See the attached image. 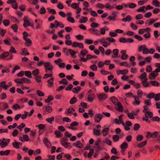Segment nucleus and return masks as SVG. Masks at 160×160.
<instances>
[{"label":"nucleus","instance_id":"7c9ffc66","mask_svg":"<svg viewBox=\"0 0 160 160\" xmlns=\"http://www.w3.org/2000/svg\"><path fill=\"white\" fill-rule=\"evenodd\" d=\"M22 143H19L15 140V142H13L12 143L13 146L15 148H19V145L21 144L22 145Z\"/></svg>","mask_w":160,"mask_h":160},{"label":"nucleus","instance_id":"603ef678","mask_svg":"<svg viewBox=\"0 0 160 160\" xmlns=\"http://www.w3.org/2000/svg\"><path fill=\"white\" fill-rule=\"evenodd\" d=\"M94 150L93 149H91L90 150L89 152L88 153V157L91 158L92 155Z\"/></svg>","mask_w":160,"mask_h":160},{"label":"nucleus","instance_id":"052dcab7","mask_svg":"<svg viewBox=\"0 0 160 160\" xmlns=\"http://www.w3.org/2000/svg\"><path fill=\"white\" fill-rule=\"evenodd\" d=\"M142 83L144 87H147L149 85L148 83L146 81H142Z\"/></svg>","mask_w":160,"mask_h":160},{"label":"nucleus","instance_id":"c9c22d12","mask_svg":"<svg viewBox=\"0 0 160 160\" xmlns=\"http://www.w3.org/2000/svg\"><path fill=\"white\" fill-rule=\"evenodd\" d=\"M9 54V53L8 52H5L2 55H1L0 58L2 59H4L5 58L8 56Z\"/></svg>","mask_w":160,"mask_h":160},{"label":"nucleus","instance_id":"a19ab883","mask_svg":"<svg viewBox=\"0 0 160 160\" xmlns=\"http://www.w3.org/2000/svg\"><path fill=\"white\" fill-rule=\"evenodd\" d=\"M53 99V98L52 96L49 95L48 97V98L45 100V102L46 103H49L50 101L52 100Z\"/></svg>","mask_w":160,"mask_h":160},{"label":"nucleus","instance_id":"1a4fd4ad","mask_svg":"<svg viewBox=\"0 0 160 160\" xmlns=\"http://www.w3.org/2000/svg\"><path fill=\"white\" fill-rule=\"evenodd\" d=\"M126 51L122 50L120 51V53L122 54L121 56V58L122 60H126L128 57V56L126 54Z\"/></svg>","mask_w":160,"mask_h":160},{"label":"nucleus","instance_id":"774afa93","mask_svg":"<svg viewBox=\"0 0 160 160\" xmlns=\"http://www.w3.org/2000/svg\"><path fill=\"white\" fill-rule=\"evenodd\" d=\"M90 68L93 71H96L97 69V66L93 64L92 65H91L90 66Z\"/></svg>","mask_w":160,"mask_h":160},{"label":"nucleus","instance_id":"bf43d9fd","mask_svg":"<svg viewBox=\"0 0 160 160\" xmlns=\"http://www.w3.org/2000/svg\"><path fill=\"white\" fill-rule=\"evenodd\" d=\"M128 71L127 69H124L123 70H119V72H120L122 75L126 74L128 72Z\"/></svg>","mask_w":160,"mask_h":160},{"label":"nucleus","instance_id":"412c9836","mask_svg":"<svg viewBox=\"0 0 160 160\" xmlns=\"http://www.w3.org/2000/svg\"><path fill=\"white\" fill-rule=\"evenodd\" d=\"M116 106H118V108H117V110L118 111L120 112H122L123 111V106L120 102L118 103Z\"/></svg>","mask_w":160,"mask_h":160},{"label":"nucleus","instance_id":"c756f323","mask_svg":"<svg viewBox=\"0 0 160 160\" xmlns=\"http://www.w3.org/2000/svg\"><path fill=\"white\" fill-rule=\"evenodd\" d=\"M109 130V128H105L103 129L102 131L103 135L104 136L107 135L108 134Z\"/></svg>","mask_w":160,"mask_h":160},{"label":"nucleus","instance_id":"a211bd4d","mask_svg":"<svg viewBox=\"0 0 160 160\" xmlns=\"http://www.w3.org/2000/svg\"><path fill=\"white\" fill-rule=\"evenodd\" d=\"M73 145L74 146L79 148H82L83 147V145L79 141H77L76 143H74Z\"/></svg>","mask_w":160,"mask_h":160},{"label":"nucleus","instance_id":"e2e57ef3","mask_svg":"<svg viewBox=\"0 0 160 160\" xmlns=\"http://www.w3.org/2000/svg\"><path fill=\"white\" fill-rule=\"evenodd\" d=\"M6 31L5 29H4L0 28V33L2 36H4Z\"/></svg>","mask_w":160,"mask_h":160},{"label":"nucleus","instance_id":"79ce46f5","mask_svg":"<svg viewBox=\"0 0 160 160\" xmlns=\"http://www.w3.org/2000/svg\"><path fill=\"white\" fill-rule=\"evenodd\" d=\"M25 126V124L24 123H22L20 125L18 126L17 127V128L19 129L20 131H22V128Z\"/></svg>","mask_w":160,"mask_h":160},{"label":"nucleus","instance_id":"423d86ee","mask_svg":"<svg viewBox=\"0 0 160 160\" xmlns=\"http://www.w3.org/2000/svg\"><path fill=\"white\" fill-rule=\"evenodd\" d=\"M9 108V105L6 102H0V110H4Z\"/></svg>","mask_w":160,"mask_h":160},{"label":"nucleus","instance_id":"4c0bfd02","mask_svg":"<svg viewBox=\"0 0 160 160\" xmlns=\"http://www.w3.org/2000/svg\"><path fill=\"white\" fill-rule=\"evenodd\" d=\"M119 136L118 135H114L112 137V139L114 142H117L119 141Z\"/></svg>","mask_w":160,"mask_h":160},{"label":"nucleus","instance_id":"13d9d810","mask_svg":"<svg viewBox=\"0 0 160 160\" xmlns=\"http://www.w3.org/2000/svg\"><path fill=\"white\" fill-rule=\"evenodd\" d=\"M71 7L73 9H77L79 7V5L76 3H73L71 4Z\"/></svg>","mask_w":160,"mask_h":160},{"label":"nucleus","instance_id":"b1692460","mask_svg":"<svg viewBox=\"0 0 160 160\" xmlns=\"http://www.w3.org/2000/svg\"><path fill=\"white\" fill-rule=\"evenodd\" d=\"M24 21L23 26L25 28H26L27 26H29L30 22L28 20L27 18L25 17Z\"/></svg>","mask_w":160,"mask_h":160},{"label":"nucleus","instance_id":"cd10ccee","mask_svg":"<svg viewBox=\"0 0 160 160\" xmlns=\"http://www.w3.org/2000/svg\"><path fill=\"white\" fill-rule=\"evenodd\" d=\"M21 81L22 82V83H30L31 82V81L30 80L25 78H22Z\"/></svg>","mask_w":160,"mask_h":160},{"label":"nucleus","instance_id":"ea45409f","mask_svg":"<svg viewBox=\"0 0 160 160\" xmlns=\"http://www.w3.org/2000/svg\"><path fill=\"white\" fill-rule=\"evenodd\" d=\"M103 142L104 143H107L109 146L112 145V141L108 138H106L103 140Z\"/></svg>","mask_w":160,"mask_h":160},{"label":"nucleus","instance_id":"f3484780","mask_svg":"<svg viewBox=\"0 0 160 160\" xmlns=\"http://www.w3.org/2000/svg\"><path fill=\"white\" fill-rule=\"evenodd\" d=\"M89 31L90 32L96 35L99 36L100 35L99 31L97 29L94 28H91L89 30Z\"/></svg>","mask_w":160,"mask_h":160},{"label":"nucleus","instance_id":"4d7b16f0","mask_svg":"<svg viewBox=\"0 0 160 160\" xmlns=\"http://www.w3.org/2000/svg\"><path fill=\"white\" fill-rule=\"evenodd\" d=\"M28 2L31 4L36 5L38 2V0H28Z\"/></svg>","mask_w":160,"mask_h":160},{"label":"nucleus","instance_id":"aec40b11","mask_svg":"<svg viewBox=\"0 0 160 160\" xmlns=\"http://www.w3.org/2000/svg\"><path fill=\"white\" fill-rule=\"evenodd\" d=\"M120 147L122 151H125V149H126L128 147V144L126 142H124L121 145Z\"/></svg>","mask_w":160,"mask_h":160},{"label":"nucleus","instance_id":"a18cd8bd","mask_svg":"<svg viewBox=\"0 0 160 160\" xmlns=\"http://www.w3.org/2000/svg\"><path fill=\"white\" fill-rule=\"evenodd\" d=\"M77 101V98L75 97H73L70 100L69 103L71 104H74Z\"/></svg>","mask_w":160,"mask_h":160},{"label":"nucleus","instance_id":"338daca9","mask_svg":"<svg viewBox=\"0 0 160 160\" xmlns=\"http://www.w3.org/2000/svg\"><path fill=\"white\" fill-rule=\"evenodd\" d=\"M12 108L14 110H16L20 109V107L19 105L17 104H14L12 106Z\"/></svg>","mask_w":160,"mask_h":160},{"label":"nucleus","instance_id":"de8ad7c7","mask_svg":"<svg viewBox=\"0 0 160 160\" xmlns=\"http://www.w3.org/2000/svg\"><path fill=\"white\" fill-rule=\"evenodd\" d=\"M152 85L158 87L159 85V83L156 81H152L150 82Z\"/></svg>","mask_w":160,"mask_h":160},{"label":"nucleus","instance_id":"2eb2a0df","mask_svg":"<svg viewBox=\"0 0 160 160\" xmlns=\"http://www.w3.org/2000/svg\"><path fill=\"white\" fill-rule=\"evenodd\" d=\"M88 53V52L86 49L82 50L81 51L80 54L79 55V57H80V60L82 57L84 58V57Z\"/></svg>","mask_w":160,"mask_h":160},{"label":"nucleus","instance_id":"e433bc0d","mask_svg":"<svg viewBox=\"0 0 160 160\" xmlns=\"http://www.w3.org/2000/svg\"><path fill=\"white\" fill-rule=\"evenodd\" d=\"M39 73V70L38 69H36L33 70L32 72V74L35 76L38 75Z\"/></svg>","mask_w":160,"mask_h":160},{"label":"nucleus","instance_id":"72a5a7b5","mask_svg":"<svg viewBox=\"0 0 160 160\" xmlns=\"http://www.w3.org/2000/svg\"><path fill=\"white\" fill-rule=\"evenodd\" d=\"M24 74L26 76L28 77L29 78H31L32 77V73L30 71H24Z\"/></svg>","mask_w":160,"mask_h":160},{"label":"nucleus","instance_id":"20e7f679","mask_svg":"<svg viewBox=\"0 0 160 160\" xmlns=\"http://www.w3.org/2000/svg\"><path fill=\"white\" fill-rule=\"evenodd\" d=\"M97 97L99 101L104 100L108 98L107 95L104 93H97Z\"/></svg>","mask_w":160,"mask_h":160},{"label":"nucleus","instance_id":"69168bd1","mask_svg":"<svg viewBox=\"0 0 160 160\" xmlns=\"http://www.w3.org/2000/svg\"><path fill=\"white\" fill-rule=\"evenodd\" d=\"M85 43L86 44H91L93 43V41L91 39H85Z\"/></svg>","mask_w":160,"mask_h":160},{"label":"nucleus","instance_id":"39448f33","mask_svg":"<svg viewBox=\"0 0 160 160\" xmlns=\"http://www.w3.org/2000/svg\"><path fill=\"white\" fill-rule=\"evenodd\" d=\"M65 138H62L61 140V144L65 148L70 149L72 148L71 144L69 142H65Z\"/></svg>","mask_w":160,"mask_h":160},{"label":"nucleus","instance_id":"49530a36","mask_svg":"<svg viewBox=\"0 0 160 160\" xmlns=\"http://www.w3.org/2000/svg\"><path fill=\"white\" fill-rule=\"evenodd\" d=\"M3 41L6 44L8 45H11L10 42L11 41V40L10 38H8L4 40Z\"/></svg>","mask_w":160,"mask_h":160},{"label":"nucleus","instance_id":"6e6d98bb","mask_svg":"<svg viewBox=\"0 0 160 160\" xmlns=\"http://www.w3.org/2000/svg\"><path fill=\"white\" fill-rule=\"evenodd\" d=\"M147 76V73L145 72H144L139 76V78L141 79H144Z\"/></svg>","mask_w":160,"mask_h":160},{"label":"nucleus","instance_id":"f8f14e48","mask_svg":"<svg viewBox=\"0 0 160 160\" xmlns=\"http://www.w3.org/2000/svg\"><path fill=\"white\" fill-rule=\"evenodd\" d=\"M110 99L115 105H116L119 102H118V99L114 96H112L110 97Z\"/></svg>","mask_w":160,"mask_h":160},{"label":"nucleus","instance_id":"8fccbe9b","mask_svg":"<svg viewBox=\"0 0 160 160\" xmlns=\"http://www.w3.org/2000/svg\"><path fill=\"white\" fill-rule=\"evenodd\" d=\"M37 94L39 97H42L44 95V93L39 90H37Z\"/></svg>","mask_w":160,"mask_h":160},{"label":"nucleus","instance_id":"0eeeda50","mask_svg":"<svg viewBox=\"0 0 160 160\" xmlns=\"http://www.w3.org/2000/svg\"><path fill=\"white\" fill-rule=\"evenodd\" d=\"M103 117V115L101 114L98 113L95 115L94 116V119L95 122H99Z\"/></svg>","mask_w":160,"mask_h":160},{"label":"nucleus","instance_id":"58836bf2","mask_svg":"<svg viewBox=\"0 0 160 160\" xmlns=\"http://www.w3.org/2000/svg\"><path fill=\"white\" fill-rule=\"evenodd\" d=\"M147 143V141H144L143 142H142L140 143H139L138 145L137 146L139 148H142L143 147L145 146Z\"/></svg>","mask_w":160,"mask_h":160},{"label":"nucleus","instance_id":"7ed1b4c3","mask_svg":"<svg viewBox=\"0 0 160 160\" xmlns=\"http://www.w3.org/2000/svg\"><path fill=\"white\" fill-rule=\"evenodd\" d=\"M45 72H48V71L52 72L53 68V66L49 62H46L44 63Z\"/></svg>","mask_w":160,"mask_h":160},{"label":"nucleus","instance_id":"680f3d73","mask_svg":"<svg viewBox=\"0 0 160 160\" xmlns=\"http://www.w3.org/2000/svg\"><path fill=\"white\" fill-rule=\"evenodd\" d=\"M53 76V75L52 73H49V74H44V75L43 77V78L44 79H46L49 77H51Z\"/></svg>","mask_w":160,"mask_h":160},{"label":"nucleus","instance_id":"864d4df0","mask_svg":"<svg viewBox=\"0 0 160 160\" xmlns=\"http://www.w3.org/2000/svg\"><path fill=\"white\" fill-rule=\"evenodd\" d=\"M128 7L130 8H135L137 5L136 4L133 3H129L128 4Z\"/></svg>","mask_w":160,"mask_h":160},{"label":"nucleus","instance_id":"5fc2aeb1","mask_svg":"<svg viewBox=\"0 0 160 160\" xmlns=\"http://www.w3.org/2000/svg\"><path fill=\"white\" fill-rule=\"evenodd\" d=\"M143 93V92L141 90H138L137 91V94L139 98H141L142 97Z\"/></svg>","mask_w":160,"mask_h":160},{"label":"nucleus","instance_id":"a878e982","mask_svg":"<svg viewBox=\"0 0 160 160\" xmlns=\"http://www.w3.org/2000/svg\"><path fill=\"white\" fill-rule=\"evenodd\" d=\"M24 39L26 41L25 44L27 46H29L31 44L32 41L30 39L26 37H25L24 38Z\"/></svg>","mask_w":160,"mask_h":160},{"label":"nucleus","instance_id":"3c124183","mask_svg":"<svg viewBox=\"0 0 160 160\" xmlns=\"http://www.w3.org/2000/svg\"><path fill=\"white\" fill-rule=\"evenodd\" d=\"M59 83L67 85L68 84V82L66 78H63L59 82Z\"/></svg>","mask_w":160,"mask_h":160},{"label":"nucleus","instance_id":"6e6552de","mask_svg":"<svg viewBox=\"0 0 160 160\" xmlns=\"http://www.w3.org/2000/svg\"><path fill=\"white\" fill-rule=\"evenodd\" d=\"M133 98L134 99V101L132 102V103L134 105H138L140 103V101H139V98L136 95L133 96Z\"/></svg>","mask_w":160,"mask_h":160},{"label":"nucleus","instance_id":"9b49d317","mask_svg":"<svg viewBox=\"0 0 160 160\" xmlns=\"http://www.w3.org/2000/svg\"><path fill=\"white\" fill-rule=\"evenodd\" d=\"M119 51V50L118 49H114L112 51L113 55L112 56V58H117L118 57V54Z\"/></svg>","mask_w":160,"mask_h":160},{"label":"nucleus","instance_id":"f257e3e1","mask_svg":"<svg viewBox=\"0 0 160 160\" xmlns=\"http://www.w3.org/2000/svg\"><path fill=\"white\" fill-rule=\"evenodd\" d=\"M138 50V52L142 51L143 54H148V53L153 54L155 51L154 48H151L149 49L147 48L146 46L145 45L139 46Z\"/></svg>","mask_w":160,"mask_h":160},{"label":"nucleus","instance_id":"09e8293b","mask_svg":"<svg viewBox=\"0 0 160 160\" xmlns=\"http://www.w3.org/2000/svg\"><path fill=\"white\" fill-rule=\"evenodd\" d=\"M11 28L15 32H17L18 25L16 24H15L12 25L11 27Z\"/></svg>","mask_w":160,"mask_h":160},{"label":"nucleus","instance_id":"5701e85b","mask_svg":"<svg viewBox=\"0 0 160 160\" xmlns=\"http://www.w3.org/2000/svg\"><path fill=\"white\" fill-rule=\"evenodd\" d=\"M10 151L9 150H6L5 151H1L0 152V154L1 155H8L10 152Z\"/></svg>","mask_w":160,"mask_h":160},{"label":"nucleus","instance_id":"c85d7f7f","mask_svg":"<svg viewBox=\"0 0 160 160\" xmlns=\"http://www.w3.org/2000/svg\"><path fill=\"white\" fill-rule=\"evenodd\" d=\"M145 113V115L147 118H150L152 117V113L150 111H147Z\"/></svg>","mask_w":160,"mask_h":160},{"label":"nucleus","instance_id":"c03bdc74","mask_svg":"<svg viewBox=\"0 0 160 160\" xmlns=\"http://www.w3.org/2000/svg\"><path fill=\"white\" fill-rule=\"evenodd\" d=\"M80 90L81 88L79 86H78L76 88H73L72 91L73 93H75L80 91Z\"/></svg>","mask_w":160,"mask_h":160},{"label":"nucleus","instance_id":"bb28decb","mask_svg":"<svg viewBox=\"0 0 160 160\" xmlns=\"http://www.w3.org/2000/svg\"><path fill=\"white\" fill-rule=\"evenodd\" d=\"M132 18L130 15H128L126 18H123L122 19V20L123 22L127 21L129 22L132 19Z\"/></svg>","mask_w":160,"mask_h":160},{"label":"nucleus","instance_id":"2f4dec72","mask_svg":"<svg viewBox=\"0 0 160 160\" xmlns=\"http://www.w3.org/2000/svg\"><path fill=\"white\" fill-rule=\"evenodd\" d=\"M88 20V18L86 17H81V18L80 19L79 22L80 23H85Z\"/></svg>","mask_w":160,"mask_h":160},{"label":"nucleus","instance_id":"ddd939ff","mask_svg":"<svg viewBox=\"0 0 160 160\" xmlns=\"http://www.w3.org/2000/svg\"><path fill=\"white\" fill-rule=\"evenodd\" d=\"M47 86L49 88H51L53 86L54 83V78H51L48 81Z\"/></svg>","mask_w":160,"mask_h":160},{"label":"nucleus","instance_id":"0e129e2a","mask_svg":"<svg viewBox=\"0 0 160 160\" xmlns=\"http://www.w3.org/2000/svg\"><path fill=\"white\" fill-rule=\"evenodd\" d=\"M35 79L37 82H41V78L40 76H37L35 77Z\"/></svg>","mask_w":160,"mask_h":160},{"label":"nucleus","instance_id":"37998d69","mask_svg":"<svg viewBox=\"0 0 160 160\" xmlns=\"http://www.w3.org/2000/svg\"><path fill=\"white\" fill-rule=\"evenodd\" d=\"M54 117H52L51 118H47L46 120L49 123L51 124L52 123V122L54 121Z\"/></svg>","mask_w":160,"mask_h":160},{"label":"nucleus","instance_id":"4be33fe9","mask_svg":"<svg viewBox=\"0 0 160 160\" xmlns=\"http://www.w3.org/2000/svg\"><path fill=\"white\" fill-rule=\"evenodd\" d=\"M43 142L47 147H50L51 146V143L47 138L44 139Z\"/></svg>","mask_w":160,"mask_h":160},{"label":"nucleus","instance_id":"9d476101","mask_svg":"<svg viewBox=\"0 0 160 160\" xmlns=\"http://www.w3.org/2000/svg\"><path fill=\"white\" fill-rule=\"evenodd\" d=\"M72 46L73 47H78L80 48H83V45L82 43H78L77 42H74L72 43Z\"/></svg>","mask_w":160,"mask_h":160},{"label":"nucleus","instance_id":"f704fd0d","mask_svg":"<svg viewBox=\"0 0 160 160\" xmlns=\"http://www.w3.org/2000/svg\"><path fill=\"white\" fill-rule=\"evenodd\" d=\"M9 142H7L1 141L0 143V146L2 148H3L8 146Z\"/></svg>","mask_w":160,"mask_h":160},{"label":"nucleus","instance_id":"6ab92c4d","mask_svg":"<svg viewBox=\"0 0 160 160\" xmlns=\"http://www.w3.org/2000/svg\"><path fill=\"white\" fill-rule=\"evenodd\" d=\"M93 58V56L91 55L88 54L87 55L86 58L83 57L81 58V61L83 62H86L87 60L91 59Z\"/></svg>","mask_w":160,"mask_h":160},{"label":"nucleus","instance_id":"473e14b6","mask_svg":"<svg viewBox=\"0 0 160 160\" xmlns=\"http://www.w3.org/2000/svg\"><path fill=\"white\" fill-rule=\"evenodd\" d=\"M152 4L157 7H160V3L157 0H153Z\"/></svg>","mask_w":160,"mask_h":160},{"label":"nucleus","instance_id":"f03ea898","mask_svg":"<svg viewBox=\"0 0 160 160\" xmlns=\"http://www.w3.org/2000/svg\"><path fill=\"white\" fill-rule=\"evenodd\" d=\"M99 42L102 44V45L105 48H107L110 45V43L108 42V38H102L98 40Z\"/></svg>","mask_w":160,"mask_h":160},{"label":"nucleus","instance_id":"dca6fc26","mask_svg":"<svg viewBox=\"0 0 160 160\" xmlns=\"http://www.w3.org/2000/svg\"><path fill=\"white\" fill-rule=\"evenodd\" d=\"M95 95L94 94H91L88 95L87 100L89 102L92 101L95 98Z\"/></svg>","mask_w":160,"mask_h":160},{"label":"nucleus","instance_id":"4468645a","mask_svg":"<svg viewBox=\"0 0 160 160\" xmlns=\"http://www.w3.org/2000/svg\"><path fill=\"white\" fill-rule=\"evenodd\" d=\"M158 73H155L154 71L151 72L149 75V78L151 80L155 79L156 77L158 75Z\"/></svg>","mask_w":160,"mask_h":160},{"label":"nucleus","instance_id":"393cba45","mask_svg":"<svg viewBox=\"0 0 160 160\" xmlns=\"http://www.w3.org/2000/svg\"><path fill=\"white\" fill-rule=\"evenodd\" d=\"M45 108V110L48 113H51L52 111V107L49 106H44Z\"/></svg>","mask_w":160,"mask_h":160}]
</instances>
